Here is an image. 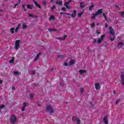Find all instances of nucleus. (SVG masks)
Wrapping results in <instances>:
<instances>
[{"mask_svg": "<svg viewBox=\"0 0 124 124\" xmlns=\"http://www.w3.org/2000/svg\"><path fill=\"white\" fill-rule=\"evenodd\" d=\"M97 33H98V34H100V32L98 31H97Z\"/></svg>", "mask_w": 124, "mask_h": 124, "instance_id": "nucleus-58", "label": "nucleus"}, {"mask_svg": "<svg viewBox=\"0 0 124 124\" xmlns=\"http://www.w3.org/2000/svg\"><path fill=\"white\" fill-rule=\"evenodd\" d=\"M107 118H108V116L106 115L104 116V119L103 120V122L105 124H108V120L107 119Z\"/></svg>", "mask_w": 124, "mask_h": 124, "instance_id": "nucleus-8", "label": "nucleus"}, {"mask_svg": "<svg viewBox=\"0 0 124 124\" xmlns=\"http://www.w3.org/2000/svg\"><path fill=\"white\" fill-rule=\"evenodd\" d=\"M69 2H70V0L69 2H66L64 3V5L66 8L70 9V7L68 6L69 5Z\"/></svg>", "mask_w": 124, "mask_h": 124, "instance_id": "nucleus-12", "label": "nucleus"}, {"mask_svg": "<svg viewBox=\"0 0 124 124\" xmlns=\"http://www.w3.org/2000/svg\"><path fill=\"white\" fill-rule=\"evenodd\" d=\"M14 74L15 75H19V73H18V72H17V71H16V72H15L14 73Z\"/></svg>", "mask_w": 124, "mask_h": 124, "instance_id": "nucleus-38", "label": "nucleus"}, {"mask_svg": "<svg viewBox=\"0 0 124 124\" xmlns=\"http://www.w3.org/2000/svg\"><path fill=\"white\" fill-rule=\"evenodd\" d=\"M22 8H23L24 11L26 12V11H27V10H26V9H25V5L23 4V5H22Z\"/></svg>", "mask_w": 124, "mask_h": 124, "instance_id": "nucleus-36", "label": "nucleus"}, {"mask_svg": "<svg viewBox=\"0 0 124 124\" xmlns=\"http://www.w3.org/2000/svg\"><path fill=\"white\" fill-rule=\"evenodd\" d=\"M66 37H67V35H65L63 37H58L57 39H59V40L63 41L65 40V38H66Z\"/></svg>", "mask_w": 124, "mask_h": 124, "instance_id": "nucleus-13", "label": "nucleus"}, {"mask_svg": "<svg viewBox=\"0 0 124 124\" xmlns=\"http://www.w3.org/2000/svg\"><path fill=\"white\" fill-rule=\"evenodd\" d=\"M12 90L13 91H15V90H16L15 87L13 86V88H12Z\"/></svg>", "mask_w": 124, "mask_h": 124, "instance_id": "nucleus-52", "label": "nucleus"}, {"mask_svg": "<svg viewBox=\"0 0 124 124\" xmlns=\"http://www.w3.org/2000/svg\"><path fill=\"white\" fill-rule=\"evenodd\" d=\"M49 31H57V29H51V28H48V29Z\"/></svg>", "mask_w": 124, "mask_h": 124, "instance_id": "nucleus-21", "label": "nucleus"}, {"mask_svg": "<svg viewBox=\"0 0 124 124\" xmlns=\"http://www.w3.org/2000/svg\"><path fill=\"white\" fill-rule=\"evenodd\" d=\"M56 3V4H59V5H62V1L57 0Z\"/></svg>", "mask_w": 124, "mask_h": 124, "instance_id": "nucleus-20", "label": "nucleus"}, {"mask_svg": "<svg viewBox=\"0 0 124 124\" xmlns=\"http://www.w3.org/2000/svg\"><path fill=\"white\" fill-rule=\"evenodd\" d=\"M20 40H16L14 48L16 50H18L20 48Z\"/></svg>", "mask_w": 124, "mask_h": 124, "instance_id": "nucleus-4", "label": "nucleus"}, {"mask_svg": "<svg viewBox=\"0 0 124 124\" xmlns=\"http://www.w3.org/2000/svg\"><path fill=\"white\" fill-rule=\"evenodd\" d=\"M62 11H66V9L65 8V7H62Z\"/></svg>", "mask_w": 124, "mask_h": 124, "instance_id": "nucleus-35", "label": "nucleus"}, {"mask_svg": "<svg viewBox=\"0 0 124 124\" xmlns=\"http://www.w3.org/2000/svg\"><path fill=\"white\" fill-rule=\"evenodd\" d=\"M105 28H108V25L107 24H105Z\"/></svg>", "mask_w": 124, "mask_h": 124, "instance_id": "nucleus-51", "label": "nucleus"}, {"mask_svg": "<svg viewBox=\"0 0 124 124\" xmlns=\"http://www.w3.org/2000/svg\"><path fill=\"white\" fill-rule=\"evenodd\" d=\"M51 20H53L54 21L56 20V18H55V16H54L53 15L50 16L49 18V21H51Z\"/></svg>", "mask_w": 124, "mask_h": 124, "instance_id": "nucleus-17", "label": "nucleus"}, {"mask_svg": "<svg viewBox=\"0 0 124 124\" xmlns=\"http://www.w3.org/2000/svg\"><path fill=\"white\" fill-rule=\"evenodd\" d=\"M118 39H121V37H120V36H118Z\"/></svg>", "mask_w": 124, "mask_h": 124, "instance_id": "nucleus-60", "label": "nucleus"}, {"mask_svg": "<svg viewBox=\"0 0 124 124\" xmlns=\"http://www.w3.org/2000/svg\"><path fill=\"white\" fill-rule=\"evenodd\" d=\"M75 63V61L73 60H71L69 62L70 65H73V64H74Z\"/></svg>", "mask_w": 124, "mask_h": 124, "instance_id": "nucleus-18", "label": "nucleus"}, {"mask_svg": "<svg viewBox=\"0 0 124 124\" xmlns=\"http://www.w3.org/2000/svg\"><path fill=\"white\" fill-rule=\"evenodd\" d=\"M10 122L12 124H15L17 121V118L15 115H11V117L10 118Z\"/></svg>", "mask_w": 124, "mask_h": 124, "instance_id": "nucleus-2", "label": "nucleus"}, {"mask_svg": "<svg viewBox=\"0 0 124 124\" xmlns=\"http://www.w3.org/2000/svg\"><path fill=\"white\" fill-rule=\"evenodd\" d=\"M113 94H116V91H113Z\"/></svg>", "mask_w": 124, "mask_h": 124, "instance_id": "nucleus-55", "label": "nucleus"}, {"mask_svg": "<svg viewBox=\"0 0 124 124\" xmlns=\"http://www.w3.org/2000/svg\"><path fill=\"white\" fill-rule=\"evenodd\" d=\"M96 25H97V26H98V25H98V23H97Z\"/></svg>", "mask_w": 124, "mask_h": 124, "instance_id": "nucleus-64", "label": "nucleus"}, {"mask_svg": "<svg viewBox=\"0 0 124 124\" xmlns=\"http://www.w3.org/2000/svg\"><path fill=\"white\" fill-rule=\"evenodd\" d=\"M124 45V43L120 42L118 43V48H122Z\"/></svg>", "mask_w": 124, "mask_h": 124, "instance_id": "nucleus-14", "label": "nucleus"}, {"mask_svg": "<svg viewBox=\"0 0 124 124\" xmlns=\"http://www.w3.org/2000/svg\"><path fill=\"white\" fill-rule=\"evenodd\" d=\"M80 6L81 8H83V7H85V6L84 5V2H81L80 4Z\"/></svg>", "mask_w": 124, "mask_h": 124, "instance_id": "nucleus-25", "label": "nucleus"}, {"mask_svg": "<svg viewBox=\"0 0 124 124\" xmlns=\"http://www.w3.org/2000/svg\"><path fill=\"white\" fill-rule=\"evenodd\" d=\"M36 6H37V7H38V8H41V6H40V5L39 4H37Z\"/></svg>", "mask_w": 124, "mask_h": 124, "instance_id": "nucleus-48", "label": "nucleus"}, {"mask_svg": "<svg viewBox=\"0 0 124 124\" xmlns=\"http://www.w3.org/2000/svg\"><path fill=\"white\" fill-rule=\"evenodd\" d=\"M9 62H10V63H12V62H13V60H10Z\"/></svg>", "mask_w": 124, "mask_h": 124, "instance_id": "nucleus-49", "label": "nucleus"}, {"mask_svg": "<svg viewBox=\"0 0 124 124\" xmlns=\"http://www.w3.org/2000/svg\"><path fill=\"white\" fill-rule=\"evenodd\" d=\"M73 12H74V13H77V12L76 11L74 10Z\"/></svg>", "mask_w": 124, "mask_h": 124, "instance_id": "nucleus-59", "label": "nucleus"}, {"mask_svg": "<svg viewBox=\"0 0 124 124\" xmlns=\"http://www.w3.org/2000/svg\"><path fill=\"white\" fill-rule=\"evenodd\" d=\"M51 2H53L54 1V0H50Z\"/></svg>", "mask_w": 124, "mask_h": 124, "instance_id": "nucleus-63", "label": "nucleus"}, {"mask_svg": "<svg viewBox=\"0 0 124 124\" xmlns=\"http://www.w3.org/2000/svg\"><path fill=\"white\" fill-rule=\"evenodd\" d=\"M63 64H64V65H65V66H67V65H68V64L66 62L64 63Z\"/></svg>", "mask_w": 124, "mask_h": 124, "instance_id": "nucleus-50", "label": "nucleus"}, {"mask_svg": "<svg viewBox=\"0 0 124 124\" xmlns=\"http://www.w3.org/2000/svg\"><path fill=\"white\" fill-rule=\"evenodd\" d=\"M33 1L34 2L35 5H36V6L38 4H37V2H36V1Z\"/></svg>", "mask_w": 124, "mask_h": 124, "instance_id": "nucleus-47", "label": "nucleus"}, {"mask_svg": "<svg viewBox=\"0 0 124 124\" xmlns=\"http://www.w3.org/2000/svg\"><path fill=\"white\" fill-rule=\"evenodd\" d=\"M20 1H21V0H18V4L20 3Z\"/></svg>", "mask_w": 124, "mask_h": 124, "instance_id": "nucleus-62", "label": "nucleus"}, {"mask_svg": "<svg viewBox=\"0 0 124 124\" xmlns=\"http://www.w3.org/2000/svg\"><path fill=\"white\" fill-rule=\"evenodd\" d=\"M91 28H94V26H95L94 23H93L91 25Z\"/></svg>", "mask_w": 124, "mask_h": 124, "instance_id": "nucleus-40", "label": "nucleus"}, {"mask_svg": "<svg viewBox=\"0 0 124 124\" xmlns=\"http://www.w3.org/2000/svg\"><path fill=\"white\" fill-rule=\"evenodd\" d=\"M17 5H19V3L15 4V5L14 6V8H16V7L17 6Z\"/></svg>", "mask_w": 124, "mask_h": 124, "instance_id": "nucleus-45", "label": "nucleus"}, {"mask_svg": "<svg viewBox=\"0 0 124 124\" xmlns=\"http://www.w3.org/2000/svg\"><path fill=\"white\" fill-rule=\"evenodd\" d=\"M58 58H62V55H59V56H58Z\"/></svg>", "mask_w": 124, "mask_h": 124, "instance_id": "nucleus-54", "label": "nucleus"}, {"mask_svg": "<svg viewBox=\"0 0 124 124\" xmlns=\"http://www.w3.org/2000/svg\"><path fill=\"white\" fill-rule=\"evenodd\" d=\"M60 85L61 87H63V85L61 83H60Z\"/></svg>", "mask_w": 124, "mask_h": 124, "instance_id": "nucleus-53", "label": "nucleus"}, {"mask_svg": "<svg viewBox=\"0 0 124 124\" xmlns=\"http://www.w3.org/2000/svg\"><path fill=\"white\" fill-rule=\"evenodd\" d=\"M94 6L93 5H92L90 7H89V11H91L92 10V8Z\"/></svg>", "mask_w": 124, "mask_h": 124, "instance_id": "nucleus-33", "label": "nucleus"}, {"mask_svg": "<svg viewBox=\"0 0 124 124\" xmlns=\"http://www.w3.org/2000/svg\"><path fill=\"white\" fill-rule=\"evenodd\" d=\"M5 107V106H4V105H0V110H1V109H3V108H4Z\"/></svg>", "mask_w": 124, "mask_h": 124, "instance_id": "nucleus-27", "label": "nucleus"}, {"mask_svg": "<svg viewBox=\"0 0 124 124\" xmlns=\"http://www.w3.org/2000/svg\"><path fill=\"white\" fill-rule=\"evenodd\" d=\"M43 5H46V1L44 0L42 3Z\"/></svg>", "mask_w": 124, "mask_h": 124, "instance_id": "nucleus-39", "label": "nucleus"}, {"mask_svg": "<svg viewBox=\"0 0 124 124\" xmlns=\"http://www.w3.org/2000/svg\"><path fill=\"white\" fill-rule=\"evenodd\" d=\"M27 28H28V26H27V25H26V24L23 23L22 24V29H27Z\"/></svg>", "mask_w": 124, "mask_h": 124, "instance_id": "nucleus-23", "label": "nucleus"}, {"mask_svg": "<svg viewBox=\"0 0 124 124\" xmlns=\"http://www.w3.org/2000/svg\"><path fill=\"white\" fill-rule=\"evenodd\" d=\"M84 92V89L83 88H81L80 89V93H83V92Z\"/></svg>", "mask_w": 124, "mask_h": 124, "instance_id": "nucleus-44", "label": "nucleus"}, {"mask_svg": "<svg viewBox=\"0 0 124 124\" xmlns=\"http://www.w3.org/2000/svg\"><path fill=\"white\" fill-rule=\"evenodd\" d=\"M27 7L28 9H32V8L33 7V5H30L29 4H27Z\"/></svg>", "mask_w": 124, "mask_h": 124, "instance_id": "nucleus-19", "label": "nucleus"}, {"mask_svg": "<svg viewBox=\"0 0 124 124\" xmlns=\"http://www.w3.org/2000/svg\"><path fill=\"white\" fill-rule=\"evenodd\" d=\"M103 17H104L106 21H108V19H107V17L106 16V15H105V14L103 13Z\"/></svg>", "mask_w": 124, "mask_h": 124, "instance_id": "nucleus-28", "label": "nucleus"}, {"mask_svg": "<svg viewBox=\"0 0 124 124\" xmlns=\"http://www.w3.org/2000/svg\"><path fill=\"white\" fill-rule=\"evenodd\" d=\"M69 16H71L72 18H75V17H76V15H69Z\"/></svg>", "mask_w": 124, "mask_h": 124, "instance_id": "nucleus-34", "label": "nucleus"}, {"mask_svg": "<svg viewBox=\"0 0 124 124\" xmlns=\"http://www.w3.org/2000/svg\"><path fill=\"white\" fill-rule=\"evenodd\" d=\"M25 108H26L25 107H23L21 108V111H25Z\"/></svg>", "mask_w": 124, "mask_h": 124, "instance_id": "nucleus-43", "label": "nucleus"}, {"mask_svg": "<svg viewBox=\"0 0 124 124\" xmlns=\"http://www.w3.org/2000/svg\"><path fill=\"white\" fill-rule=\"evenodd\" d=\"M82 15H83V12H81V13H79L78 14V17H81L82 16Z\"/></svg>", "mask_w": 124, "mask_h": 124, "instance_id": "nucleus-26", "label": "nucleus"}, {"mask_svg": "<svg viewBox=\"0 0 124 124\" xmlns=\"http://www.w3.org/2000/svg\"><path fill=\"white\" fill-rule=\"evenodd\" d=\"M31 73L32 75H34L35 74V71H32L31 72Z\"/></svg>", "mask_w": 124, "mask_h": 124, "instance_id": "nucleus-41", "label": "nucleus"}, {"mask_svg": "<svg viewBox=\"0 0 124 124\" xmlns=\"http://www.w3.org/2000/svg\"><path fill=\"white\" fill-rule=\"evenodd\" d=\"M72 120L73 121V122H77V124H81V120L76 116H73L72 118Z\"/></svg>", "mask_w": 124, "mask_h": 124, "instance_id": "nucleus-3", "label": "nucleus"}, {"mask_svg": "<svg viewBox=\"0 0 124 124\" xmlns=\"http://www.w3.org/2000/svg\"><path fill=\"white\" fill-rule=\"evenodd\" d=\"M46 112L50 113V114H52V113L54 112V109L52 108V107L50 105L46 106Z\"/></svg>", "mask_w": 124, "mask_h": 124, "instance_id": "nucleus-5", "label": "nucleus"}, {"mask_svg": "<svg viewBox=\"0 0 124 124\" xmlns=\"http://www.w3.org/2000/svg\"><path fill=\"white\" fill-rule=\"evenodd\" d=\"M2 83V80H0V84Z\"/></svg>", "mask_w": 124, "mask_h": 124, "instance_id": "nucleus-57", "label": "nucleus"}, {"mask_svg": "<svg viewBox=\"0 0 124 124\" xmlns=\"http://www.w3.org/2000/svg\"><path fill=\"white\" fill-rule=\"evenodd\" d=\"M51 10H54V9H56V6L55 5H53L51 8Z\"/></svg>", "mask_w": 124, "mask_h": 124, "instance_id": "nucleus-32", "label": "nucleus"}, {"mask_svg": "<svg viewBox=\"0 0 124 124\" xmlns=\"http://www.w3.org/2000/svg\"><path fill=\"white\" fill-rule=\"evenodd\" d=\"M115 8H119V6L116 5L115 6Z\"/></svg>", "mask_w": 124, "mask_h": 124, "instance_id": "nucleus-56", "label": "nucleus"}, {"mask_svg": "<svg viewBox=\"0 0 124 124\" xmlns=\"http://www.w3.org/2000/svg\"><path fill=\"white\" fill-rule=\"evenodd\" d=\"M10 31H11V33L13 34V33H14V31H15V28H11L10 29Z\"/></svg>", "mask_w": 124, "mask_h": 124, "instance_id": "nucleus-22", "label": "nucleus"}, {"mask_svg": "<svg viewBox=\"0 0 124 124\" xmlns=\"http://www.w3.org/2000/svg\"><path fill=\"white\" fill-rule=\"evenodd\" d=\"M29 17H32V18H33V17H35V16L34 15H33L31 14H29Z\"/></svg>", "mask_w": 124, "mask_h": 124, "instance_id": "nucleus-31", "label": "nucleus"}, {"mask_svg": "<svg viewBox=\"0 0 124 124\" xmlns=\"http://www.w3.org/2000/svg\"><path fill=\"white\" fill-rule=\"evenodd\" d=\"M70 15V14H68V13H63V12H61L60 13V15Z\"/></svg>", "mask_w": 124, "mask_h": 124, "instance_id": "nucleus-24", "label": "nucleus"}, {"mask_svg": "<svg viewBox=\"0 0 124 124\" xmlns=\"http://www.w3.org/2000/svg\"><path fill=\"white\" fill-rule=\"evenodd\" d=\"M120 100H121V99L117 100V101L115 102V104H118V103H119V102H120Z\"/></svg>", "mask_w": 124, "mask_h": 124, "instance_id": "nucleus-37", "label": "nucleus"}, {"mask_svg": "<svg viewBox=\"0 0 124 124\" xmlns=\"http://www.w3.org/2000/svg\"><path fill=\"white\" fill-rule=\"evenodd\" d=\"M121 17H122L123 18H124V12H122L121 13Z\"/></svg>", "mask_w": 124, "mask_h": 124, "instance_id": "nucleus-30", "label": "nucleus"}, {"mask_svg": "<svg viewBox=\"0 0 124 124\" xmlns=\"http://www.w3.org/2000/svg\"><path fill=\"white\" fill-rule=\"evenodd\" d=\"M21 24H18L16 28L15 31V32H18L19 31V30H20V28H21Z\"/></svg>", "mask_w": 124, "mask_h": 124, "instance_id": "nucleus-10", "label": "nucleus"}, {"mask_svg": "<svg viewBox=\"0 0 124 124\" xmlns=\"http://www.w3.org/2000/svg\"><path fill=\"white\" fill-rule=\"evenodd\" d=\"M104 37H105V35H101L100 36V38L97 40V43H99V44L101 42H102V41H103V40H104Z\"/></svg>", "mask_w": 124, "mask_h": 124, "instance_id": "nucleus-6", "label": "nucleus"}, {"mask_svg": "<svg viewBox=\"0 0 124 124\" xmlns=\"http://www.w3.org/2000/svg\"><path fill=\"white\" fill-rule=\"evenodd\" d=\"M109 33L110 34V38L111 41H114L115 40V39L116 38V35H115V32H114V30H113V28L112 27H109Z\"/></svg>", "mask_w": 124, "mask_h": 124, "instance_id": "nucleus-1", "label": "nucleus"}, {"mask_svg": "<svg viewBox=\"0 0 124 124\" xmlns=\"http://www.w3.org/2000/svg\"><path fill=\"white\" fill-rule=\"evenodd\" d=\"M79 74H80V75H82L83 74H84V73H86L87 71H86L85 70H80L79 71Z\"/></svg>", "mask_w": 124, "mask_h": 124, "instance_id": "nucleus-16", "label": "nucleus"}, {"mask_svg": "<svg viewBox=\"0 0 124 124\" xmlns=\"http://www.w3.org/2000/svg\"><path fill=\"white\" fill-rule=\"evenodd\" d=\"M93 16L91 17V19H92L93 20L95 19V16H96V15H95V14H93Z\"/></svg>", "mask_w": 124, "mask_h": 124, "instance_id": "nucleus-29", "label": "nucleus"}, {"mask_svg": "<svg viewBox=\"0 0 124 124\" xmlns=\"http://www.w3.org/2000/svg\"><path fill=\"white\" fill-rule=\"evenodd\" d=\"M121 84L123 86H124V73H121Z\"/></svg>", "mask_w": 124, "mask_h": 124, "instance_id": "nucleus-7", "label": "nucleus"}, {"mask_svg": "<svg viewBox=\"0 0 124 124\" xmlns=\"http://www.w3.org/2000/svg\"><path fill=\"white\" fill-rule=\"evenodd\" d=\"M30 98H32V97H33V95L32 94H30Z\"/></svg>", "mask_w": 124, "mask_h": 124, "instance_id": "nucleus-46", "label": "nucleus"}, {"mask_svg": "<svg viewBox=\"0 0 124 124\" xmlns=\"http://www.w3.org/2000/svg\"><path fill=\"white\" fill-rule=\"evenodd\" d=\"M40 55H41V53H38L37 55V56L35 57L34 59L33 60V61L35 62V61H37V60H38V59L39 58V57H40Z\"/></svg>", "mask_w": 124, "mask_h": 124, "instance_id": "nucleus-15", "label": "nucleus"}, {"mask_svg": "<svg viewBox=\"0 0 124 124\" xmlns=\"http://www.w3.org/2000/svg\"><path fill=\"white\" fill-rule=\"evenodd\" d=\"M102 13V9H100L95 13V15H99Z\"/></svg>", "mask_w": 124, "mask_h": 124, "instance_id": "nucleus-11", "label": "nucleus"}, {"mask_svg": "<svg viewBox=\"0 0 124 124\" xmlns=\"http://www.w3.org/2000/svg\"><path fill=\"white\" fill-rule=\"evenodd\" d=\"M40 104H38V106L40 107Z\"/></svg>", "mask_w": 124, "mask_h": 124, "instance_id": "nucleus-61", "label": "nucleus"}, {"mask_svg": "<svg viewBox=\"0 0 124 124\" xmlns=\"http://www.w3.org/2000/svg\"><path fill=\"white\" fill-rule=\"evenodd\" d=\"M95 90H100V85L98 83H95Z\"/></svg>", "mask_w": 124, "mask_h": 124, "instance_id": "nucleus-9", "label": "nucleus"}, {"mask_svg": "<svg viewBox=\"0 0 124 124\" xmlns=\"http://www.w3.org/2000/svg\"><path fill=\"white\" fill-rule=\"evenodd\" d=\"M27 103H26V102L23 103V107L26 108V106H27Z\"/></svg>", "mask_w": 124, "mask_h": 124, "instance_id": "nucleus-42", "label": "nucleus"}]
</instances>
